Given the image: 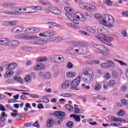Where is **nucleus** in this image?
Returning <instances> with one entry per match:
<instances>
[{
  "mask_svg": "<svg viewBox=\"0 0 128 128\" xmlns=\"http://www.w3.org/2000/svg\"><path fill=\"white\" fill-rule=\"evenodd\" d=\"M64 10L66 12V16L74 24H78V20L80 22H86V18L82 12H77L74 14V10L70 7H66Z\"/></svg>",
  "mask_w": 128,
  "mask_h": 128,
  "instance_id": "obj_1",
  "label": "nucleus"
},
{
  "mask_svg": "<svg viewBox=\"0 0 128 128\" xmlns=\"http://www.w3.org/2000/svg\"><path fill=\"white\" fill-rule=\"evenodd\" d=\"M114 22L116 21L114 16L110 14H104L102 16L100 24L112 28L114 26Z\"/></svg>",
  "mask_w": 128,
  "mask_h": 128,
  "instance_id": "obj_2",
  "label": "nucleus"
},
{
  "mask_svg": "<svg viewBox=\"0 0 128 128\" xmlns=\"http://www.w3.org/2000/svg\"><path fill=\"white\" fill-rule=\"evenodd\" d=\"M55 114L56 116V124L60 126V124L62 122V117L66 116V113L64 112L58 111L55 113Z\"/></svg>",
  "mask_w": 128,
  "mask_h": 128,
  "instance_id": "obj_3",
  "label": "nucleus"
},
{
  "mask_svg": "<svg viewBox=\"0 0 128 128\" xmlns=\"http://www.w3.org/2000/svg\"><path fill=\"white\" fill-rule=\"evenodd\" d=\"M97 30L98 34H102V36L104 38H106V36H108V29H106L104 27H98Z\"/></svg>",
  "mask_w": 128,
  "mask_h": 128,
  "instance_id": "obj_4",
  "label": "nucleus"
},
{
  "mask_svg": "<svg viewBox=\"0 0 128 128\" xmlns=\"http://www.w3.org/2000/svg\"><path fill=\"white\" fill-rule=\"evenodd\" d=\"M51 59L54 62H62L64 60V58L62 55H52Z\"/></svg>",
  "mask_w": 128,
  "mask_h": 128,
  "instance_id": "obj_5",
  "label": "nucleus"
},
{
  "mask_svg": "<svg viewBox=\"0 0 128 128\" xmlns=\"http://www.w3.org/2000/svg\"><path fill=\"white\" fill-rule=\"evenodd\" d=\"M56 34L54 32L52 31H46L43 33H40L39 36H42L43 38H50V36H54Z\"/></svg>",
  "mask_w": 128,
  "mask_h": 128,
  "instance_id": "obj_6",
  "label": "nucleus"
},
{
  "mask_svg": "<svg viewBox=\"0 0 128 128\" xmlns=\"http://www.w3.org/2000/svg\"><path fill=\"white\" fill-rule=\"evenodd\" d=\"M80 82V76H78L71 82L72 88L73 90H76Z\"/></svg>",
  "mask_w": 128,
  "mask_h": 128,
  "instance_id": "obj_7",
  "label": "nucleus"
},
{
  "mask_svg": "<svg viewBox=\"0 0 128 128\" xmlns=\"http://www.w3.org/2000/svg\"><path fill=\"white\" fill-rule=\"evenodd\" d=\"M42 30L40 28H28L25 30L24 32L26 34H36V32H41Z\"/></svg>",
  "mask_w": 128,
  "mask_h": 128,
  "instance_id": "obj_8",
  "label": "nucleus"
},
{
  "mask_svg": "<svg viewBox=\"0 0 128 128\" xmlns=\"http://www.w3.org/2000/svg\"><path fill=\"white\" fill-rule=\"evenodd\" d=\"M18 22L16 20L5 21L3 22L4 26H16Z\"/></svg>",
  "mask_w": 128,
  "mask_h": 128,
  "instance_id": "obj_9",
  "label": "nucleus"
},
{
  "mask_svg": "<svg viewBox=\"0 0 128 128\" xmlns=\"http://www.w3.org/2000/svg\"><path fill=\"white\" fill-rule=\"evenodd\" d=\"M94 48L98 50H102L103 52H110L108 48L104 45L94 44L93 46Z\"/></svg>",
  "mask_w": 128,
  "mask_h": 128,
  "instance_id": "obj_10",
  "label": "nucleus"
},
{
  "mask_svg": "<svg viewBox=\"0 0 128 128\" xmlns=\"http://www.w3.org/2000/svg\"><path fill=\"white\" fill-rule=\"evenodd\" d=\"M70 84H72V80H66L62 83L61 88L64 89L68 88L70 86Z\"/></svg>",
  "mask_w": 128,
  "mask_h": 128,
  "instance_id": "obj_11",
  "label": "nucleus"
},
{
  "mask_svg": "<svg viewBox=\"0 0 128 128\" xmlns=\"http://www.w3.org/2000/svg\"><path fill=\"white\" fill-rule=\"evenodd\" d=\"M20 38L23 40H34V38H38V37L34 36H28L25 34H20Z\"/></svg>",
  "mask_w": 128,
  "mask_h": 128,
  "instance_id": "obj_12",
  "label": "nucleus"
},
{
  "mask_svg": "<svg viewBox=\"0 0 128 128\" xmlns=\"http://www.w3.org/2000/svg\"><path fill=\"white\" fill-rule=\"evenodd\" d=\"M22 30H24V27L22 26H16L11 30V32L12 34H18L20 32H22Z\"/></svg>",
  "mask_w": 128,
  "mask_h": 128,
  "instance_id": "obj_13",
  "label": "nucleus"
},
{
  "mask_svg": "<svg viewBox=\"0 0 128 128\" xmlns=\"http://www.w3.org/2000/svg\"><path fill=\"white\" fill-rule=\"evenodd\" d=\"M39 75L40 76H42V78H45L46 80H50V78H52V74L49 72H46L44 74L43 71H40Z\"/></svg>",
  "mask_w": 128,
  "mask_h": 128,
  "instance_id": "obj_14",
  "label": "nucleus"
},
{
  "mask_svg": "<svg viewBox=\"0 0 128 128\" xmlns=\"http://www.w3.org/2000/svg\"><path fill=\"white\" fill-rule=\"evenodd\" d=\"M82 78L83 82L86 84H90L92 80V75H86L82 77Z\"/></svg>",
  "mask_w": 128,
  "mask_h": 128,
  "instance_id": "obj_15",
  "label": "nucleus"
},
{
  "mask_svg": "<svg viewBox=\"0 0 128 128\" xmlns=\"http://www.w3.org/2000/svg\"><path fill=\"white\" fill-rule=\"evenodd\" d=\"M10 42V39L8 38H2L0 39V46H8Z\"/></svg>",
  "mask_w": 128,
  "mask_h": 128,
  "instance_id": "obj_16",
  "label": "nucleus"
},
{
  "mask_svg": "<svg viewBox=\"0 0 128 128\" xmlns=\"http://www.w3.org/2000/svg\"><path fill=\"white\" fill-rule=\"evenodd\" d=\"M25 14H34V7L24 6L23 8Z\"/></svg>",
  "mask_w": 128,
  "mask_h": 128,
  "instance_id": "obj_17",
  "label": "nucleus"
},
{
  "mask_svg": "<svg viewBox=\"0 0 128 128\" xmlns=\"http://www.w3.org/2000/svg\"><path fill=\"white\" fill-rule=\"evenodd\" d=\"M84 76H92L93 74L92 70L90 68H86L82 70Z\"/></svg>",
  "mask_w": 128,
  "mask_h": 128,
  "instance_id": "obj_18",
  "label": "nucleus"
},
{
  "mask_svg": "<svg viewBox=\"0 0 128 128\" xmlns=\"http://www.w3.org/2000/svg\"><path fill=\"white\" fill-rule=\"evenodd\" d=\"M96 38L98 40H101V42H104V44H108V46H111L112 45V43H110V41L104 38H102V37H100L98 36H96Z\"/></svg>",
  "mask_w": 128,
  "mask_h": 128,
  "instance_id": "obj_19",
  "label": "nucleus"
},
{
  "mask_svg": "<svg viewBox=\"0 0 128 128\" xmlns=\"http://www.w3.org/2000/svg\"><path fill=\"white\" fill-rule=\"evenodd\" d=\"M87 10H90V12H96L98 10L96 6L94 4H90L88 6Z\"/></svg>",
  "mask_w": 128,
  "mask_h": 128,
  "instance_id": "obj_20",
  "label": "nucleus"
},
{
  "mask_svg": "<svg viewBox=\"0 0 128 128\" xmlns=\"http://www.w3.org/2000/svg\"><path fill=\"white\" fill-rule=\"evenodd\" d=\"M20 44V42L16 40H9L8 46H12L13 48H16L17 46Z\"/></svg>",
  "mask_w": 128,
  "mask_h": 128,
  "instance_id": "obj_21",
  "label": "nucleus"
},
{
  "mask_svg": "<svg viewBox=\"0 0 128 128\" xmlns=\"http://www.w3.org/2000/svg\"><path fill=\"white\" fill-rule=\"evenodd\" d=\"M14 76V70H7L6 74L4 75V78L6 80L8 78H11Z\"/></svg>",
  "mask_w": 128,
  "mask_h": 128,
  "instance_id": "obj_22",
  "label": "nucleus"
},
{
  "mask_svg": "<svg viewBox=\"0 0 128 128\" xmlns=\"http://www.w3.org/2000/svg\"><path fill=\"white\" fill-rule=\"evenodd\" d=\"M16 68V64L15 62L10 64L8 65V67L6 68V70H12Z\"/></svg>",
  "mask_w": 128,
  "mask_h": 128,
  "instance_id": "obj_23",
  "label": "nucleus"
},
{
  "mask_svg": "<svg viewBox=\"0 0 128 128\" xmlns=\"http://www.w3.org/2000/svg\"><path fill=\"white\" fill-rule=\"evenodd\" d=\"M51 12L54 14H60V10L58 8L51 6Z\"/></svg>",
  "mask_w": 128,
  "mask_h": 128,
  "instance_id": "obj_24",
  "label": "nucleus"
},
{
  "mask_svg": "<svg viewBox=\"0 0 128 128\" xmlns=\"http://www.w3.org/2000/svg\"><path fill=\"white\" fill-rule=\"evenodd\" d=\"M46 66L44 64H37L34 68V70H44Z\"/></svg>",
  "mask_w": 128,
  "mask_h": 128,
  "instance_id": "obj_25",
  "label": "nucleus"
},
{
  "mask_svg": "<svg viewBox=\"0 0 128 128\" xmlns=\"http://www.w3.org/2000/svg\"><path fill=\"white\" fill-rule=\"evenodd\" d=\"M76 74L72 72H68L66 74V76L68 78H76Z\"/></svg>",
  "mask_w": 128,
  "mask_h": 128,
  "instance_id": "obj_26",
  "label": "nucleus"
},
{
  "mask_svg": "<svg viewBox=\"0 0 128 128\" xmlns=\"http://www.w3.org/2000/svg\"><path fill=\"white\" fill-rule=\"evenodd\" d=\"M13 78L15 82H18L19 84H24V80L18 76H14Z\"/></svg>",
  "mask_w": 128,
  "mask_h": 128,
  "instance_id": "obj_27",
  "label": "nucleus"
},
{
  "mask_svg": "<svg viewBox=\"0 0 128 128\" xmlns=\"http://www.w3.org/2000/svg\"><path fill=\"white\" fill-rule=\"evenodd\" d=\"M107 66L108 68H114V66H116V64H114V62L110 60H108Z\"/></svg>",
  "mask_w": 128,
  "mask_h": 128,
  "instance_id": "obj_28",
  "label": "nucleus"
},
{
  "mask_svg": "<svg viewBox=\"0 0 128 128\" xmlns=\"http://www.w3.org/2000/svg\"><path fill=\"white\" fill-rule=\"evenodd\" d=\"M84 30H86V32H92V34L96 32V30L90 26H84Z\"/></svg>",
  "mask_w": 128,
  "mask_h": 128,
  "instance_id": "obj_29",
  "label": "nucleus"
},
{
  "mask_svg": "<svg viewBox=\"0 0 128 128\" xmlns=\"http://www.w3.org/2000/svg\"><path fill=\"white\" fill-rule=\"evenodd\" d=\"M24 80L26 84H28L32 82V77L30 75H26L24 78Z\"/></svg>",
  "mask_w": 128,
  "mask_h": 128,
  "instance_id": "obj_30",
  "label": "nucleus"
},
{
  "mask_svg": "<svg viewBox=\"0 0 128 128\" xmlns=\"http://www.w3.org/2000/svg\"><path fill=\"white\" fill-rule=\"evenodd\" d=\"M102 88V85L100 84V83L97 82L95 84L94 86V90L98 91L100 90Z\"/></svg>",
  "mask_w": 128,
  "mask_h": 128,
  "instance_id": "obj_31",
  "label": "nucleus"
},
{
  "mask_svg": "<svg viewBox=\"0 0 128 128\" xmlns=\"http://www.w3.org/2000/svg\"><path fill=\"white\" fill-rule=\"evenodd\" d=\"M114 60V62H118L121 66H128V64H126V62H124L122 60H120L118 59H115Z\"/></svg>",
  "mask_w": 128,
  "mask_h": 128,
  "instance_id": "obj_32",
  "label": "nucleus"
},
{
  "mask_svg": "<svg viewBox=\"0 0 128 128\" xmlns=\"http://www.w3.org/2000/svg\"><path fill=\"white\" fill-rule=\"evenodd\" d=\"M54 124V121L52 120H49L47 121L46 126L47 128H50Z\"/></svg>",
  "mask_w": 128,
  "mask_h": 128,
  "instance_id": "obj_33",
  "label": "nucleus"
},
{
  "mask_svg": "<svg viewBox=\"0 0 128 128\" xmlns=\"http://www.w3.org/2000/svg\"><path fill=\"white\" fill-rule=\"evenodd\" d=\"M70 117L73 118L76 122H80V116L72 114L70 115Z\"/></svg>",
  "mask_w": 128,
  "mask_h": 128,
  "instance_id": "obj_34",
  "label": "nucleus"
},
{
  "mask_svg": "<svg viewBox=\"0 0 128 128\" xmlns=\"http://www.w3.org/2000/svg\"><path fill=\"white\" fill-rule=\"evenodd\" d=\"M16 3H10L8 4V8H10L11 10H16V8H18V6H15Z\"/></svg>",
  "mask_w": 128,
  "mask_h": 128,
  "instance_id": "obj_35",
  "label": "nucleus"
},
{
  "mask_svg": "<svg viewBox=\"0 0 128 128\" xmlns=\"http://www.w3.org/2000/svg\"><path fill=\"white\" fill-rule=\"evenodd\" d=\"M75 54H82V52H84V50H82L80 48L79 49H74L73 50Z\"/></svg>",
  "mask_w": 128,
  "mask_h": 128,
  "instance_id": "obj_36",
  "label": "nucleus"
},
{
  "mask_svg": "<svg viewBox=\"0 0 128 128\" xmlns=\"http://www.w3.org/2000/svg\"><path fill=\"white\" fill-rule=\"evenodd\" d=\"M65 108L69 112H72L74 110V107L68 104L65 105Z\"/></svg>",
  "mask_w": 128,
  "mask_h": 128,
  "instance_id": "obj_37",
  "label": "nucleus"
},
{
  "mask_svg": "<svg viewBox=\"0 0 128 128\" xmlns=\"http://www.w3.org/2000/svg\"><path fill=\"white\" fill-rule=\"evenodd\" d=\"M60 96H64V98H71L72 96V95L68 93H63L60 94Z\"/></svg>",
  "mask_w": 128,
  "mask_h": 128,
  "instance_id": "obj_38",
  "label": "nucleus"
},
{
  "mask_svg": "<svg viewBox=\"0 0 128 128\" xmlns=\"http://www.w3.org/2000/svg\"><path fill=\"white\" fill-rule=\"evenodd\" d=\"M33 8L34 9V14L36 12V10H42V8L40 6H34Z\"/></svg>",
  "mask_w": 128,
  "mask_h": 128,
  "instance_id": "obj_39",
  "label": "nucleus"
},
{
  "mask_svg": "<svg viewBox=\"0 0 128 128\" xmlns=\"http://www.w3.org/2000/svg\"><path fill=\"white\" fill-rule=\"evenodd\" d=\"M47 24H52L53 26H55V28H60V26L52 22H49L46 23Z\"/></svg>",
  "mask_w": 128,
  "mask_h": 128,
  "instance_id": "obj_40",
  "label": "nucleus"
},
{
  "mask_svg": "<svg viewBox=\"0 0 128 128\" xmlns=\"http://www.w3.org/2000/svg\"><path fill=\"white\" fill-rule=\"evenodd\" d=\"M46 60H48V58H46V57H40V58H38L37 59V62H46Z\"/></svg>",
  "mask_w": 128,
  "mask_h": 128,
  "instance_id": "obj_41",
  "label": "nucleus"
},
{
  "mask_svg": "<svg viewBox=\"0 0 128 128\" xmlns=\"http://www.w3.org/2000/svg\"><path fill=\"white\" fill-rule=\"evenodd\" d=\"M74 112L75 114H80V109H78V105L74 104Z\"/></svg>",
  "mask_w": 128,
  "mask_h": 128,
  "instance_id": "obj_42",
  "label": "nucleus"
},
{
  "mask_svg": "<svg viewBox=\"0 0 128 128\" xmlns=\"http://www.w3.org/2000/svg\"><path fill=\"white\" fill-rule=\"evenodd\" d=\"M114 84H116V81L111 80L108 83V86H114Z\"/></svg>",
  "mask_w": 128,
  "mask_h": 128,
  "instance_id": "obj_43",
  "label": "nucleus"
},
{
  "mask_svg": "<svg viewBox=\"0 0 128 128\" xmlns=\"http://www.w3.org/2000/svg\"><path fill=\"white\" fill-rule=\"evenodd\" d=\"M100 68H108V62H104L101 64H100Z\"/></svg>",
  "mask_w": 128,
  "mask_h": 128,
  "instance_id": "obj_44",
  "label": "nucleus"
},
{
  "mask_svg": "<svg viewBox=\"0 0 128 128\" xmlns=\"http://www.w3.org/2000/svg\"><path fill=\"white\" fill-rule=\"evenodd\" d=\"M79 32H80V34H84V36H90V34L82 30H80Z\"/></svg>",
  "mask_w": 128,
  "mask_h": 128,
  "instance_id": "obj_45",
  "label": "nucleus"
},
{
  "mask_svg": "<svg viewBox=\"0 0 128 128\" xmlns=\"http://www.w3.org/2000/svg\"><path fill=\"white\" fill-rule=\"evenodd\" d=\"M6 84H14V81L12 79H8L6 80Z\"/></svg>",
  "mask_w": 128,
  "mask_h": 128,
  "instance_id": "obj_46",
  "label": "nucleus"
},
{
  "mask_svg": "<svg viewBox=\"0 0 128 128\" xmlns=\"http://www.w3.org/2000/svg\"><path fill=\"white\" fill-rule=\"evenodd\" d=\"M111 120H112L113 122H122L120 120V118H118L116 116H113L111 118Z\"/></svg>",
  "mask_w": 128,
  "mask_h": 128,
  "instance_id": "obj_47",
  "label": "nucleus"
},
{
  "mask_svg": "<svg viewBox=\"0 0 128 128\" xmlns=\"http://www.w3.org/2000/svg\"><path fill=\"white\" fill-rule=\"evenodd\" d=\"M80 8H83V10H88V6H85L84 4H80Z\"/></svg>",
  "mask_w": 128,
  "mask_h": 128,
  "instance_id": "obj_48",
  "label": "nucleus"
},
{
  "mask_svg": "<svg viewBox=\"0 0 128 128\" xmlns=\"http://www.w3.org/2000/svg\"><path fill=\"white\" fill-rule=\"evenodd\" d=\"M126 114V112H124V110H120L118 114V115L119 116H122L124 114Z\"/></svg>",
  "mask_w": 128,
  "mask_h": 128,
  "instance_id": "obj_49",
  "label": "nucleus"
},
{
  "mask_svg": "<svg viewBox=\"0 0 128 128\" xmlns=\"http://www.w3.org/2000/svg\"><path fill=\"white\" fill-rule=\"evenodd\" d=\"M66 68L70 69L72 68H74V65L72 64V62H68V63L66 64Z\"/></svg>",
  "mask_w": 128,
  "mask_h": 128,
  "instance_id": "obj_50",
  "label": "nucleus"
},
{
  "mask_svg": "<svg viewBox=\"0 0 128 128\" xmlns=\"http://www.w3.org/2000/svg\"><path fill=\"white\" fill-rule=\"evenodd\" d=\"M96 98L100 100H106V98L103 97L102 96H98Z\"/></svg>",
  "mask_w": 128,
  "mask_h": 128,
  "instance_id": "obj_51",
  "label": "nucleus"
},
{
  "mask_svg": "<svg viewBox=\"0 0 128 128\" xmlns=\"http://www.w3.org/2000/svg\"><path fill=\"white\" fill-rule=\"evenodd\" d=\"M110 126L118 127V126H122V124H120L110 123Z\"/></svg>",
  "mask_w": 128,
  "mask_h": 128,
  "instance_id": "obj_52",
  "label": "nucleus"
},
{
  "mask_svg": "<svg viewBox=\"0 0 128 128\" xmlns=\"http://www.w3.org/2000/svg\"><path fill=\"white\" fill-rule=\"evenodd\" d=\"M66 126L68 128H72L74 126V124L72 122H70L66 124Z\"/></svg>",
  "mask_w": 128,
  "mask_h": 128,
  "instance_id": "obj_53",
  "label": "nucleus"
},
{
  "mask_svg": "<svg viewBox=\"0 0 128 128\" xmlns=\"http://www.w3.org/2000/svg\"><path fill=\"white\" fill-rule=\"evenodd\" d=\"M82 88H84L85 90H90V86H86V84H82Z\"/></svg>",
  "mask_w": 128,
  "mask_h": 128,
  "instance_id": "obj_54",
  "label": "nucleus"
},
{
  "mask_svg": "<svg viewBox=\"0 0 128 128\" xmlns=\"http://www.w3.org/2000/svg\"><path fill=\"white\" fill-rule=\"evenodd\" d=\"M53 40H56L57 42H60V40H62V38L59 36L57 38H52Z\"/></svg>",
  "mask_w": 128,
  "mask_h": 128,
  "instance_id": "obj_55",
  "label": "nucleus"
},
{
  "mask_svg": "<svg viewBox=\"0 0 128 128\" xmlns=\"http://www.w3.org/2000/svg\"><path fill=\"white\" fill-rule=\"evenodd\" d=\"M122 92H126L128 90V86H122L121 87Z\"/></svg>",
  "mask_w": 128,
  "mask_h": 128,
  "instance_id": "obj_56",
  "label": "nucleus"
},
{
  "mask_svg": "<svg viewBox=\"0 0 128 128\" xmlns=\"http://www.w3.org/2000/svg\"><path fill=\"white\" fill-rule=\"evenodd\" d=\"M4 14H13L14 11L6 10L4 11Z\"/></svg>",
  "mask_w": 128,
  "mask_h": 128,
  "instance_id": "obj_57",
  "label": "nucleus"
},
{
  "mask_svg": "<svg viewBox=\"0 0 128 128\" xmlns=\"http://www.w3.org/2000/svg\"><path fill=\"white\" fill-rule=\"evenodd\" d=\"M45 12L47 14H50V12H52V6L48 7L47 8L45 9Z\"/></svg>",
  "mask_w": 128,
  "mask_h": 128,
  "instance_id": "obj_58",
  "label": "nucleus"
},
{
  "mask_svg": "<svg viewBox=\"0 0 128 128\" xmlns=\"http://www.w3.org/2000/svg\"><path fill=\"white\" fill-rule=\"evenodd\" d=\"M34 128H40V124H38V121H36L34 124H32Z\"/></svg>",
  "mask_w": 128,
  "mask_h": 128,
  "instance_id": "obj_59",
  "label": "nucleus"
},
{
  "mask_svg": "<svg viewBox=\"0 0 128 128\" xmlns=\"http://www.w3.org/2000/svg\"><path fill=\"white\" fill-rule=\"evenodd\" d=\"M122 35L123 36H124L125 38H128V32H126V30H123L122 31Z\"/></svg>",
  "mask_w": 128,
  "mask_h": 128,
  "instance_id": "obj_60",
  "label": "nucleus"
},
{
  "mask_svg": "<svg viewBox=\"0 0 128 128\" xmlns=\"http://www.w3.org/2000/svg\"><path fill=\"white\" fill-rule=\"evenodd\" d=\"M0 110L1 112H6V108L2 104H0Z\"/></svg>",
  "mask_w": 128,
  "mask_h": 128,
  "instance_id": "obj_61",
  "label": "nucleus"
},
{
  "mask_svg": "<svg viewBox=\"0 0 128 128\" xmlns=\"http://www.w3.org/2000/svg\"><path fill=\"white\" fill-rule=\"evenodd\" d=\"M22 50H25L26 52H27V50H30V47L27 46H22Z\"/></svg>",
  "mask_w": 128,
  "mask_h": 128,
  "instance_id": "obj_62",
  "label": "nucleus"
},
{
  "mask_svg": "<svg viewBox=\"0 0 128 128\" xmlns=\"http://www.w3.org/2000/svg\"><path fill=\"white\" fill-rule=\"evenodd\" d=\"M104 77L106 78V80H108L110 78V74L108 72H107L106 74L104 75Z\"/></svg>",
  "mask_w": 128,
  "mask_h": 128,
  "instance_id": "obj_63",
  "label": "nucleus"
},
{
  "mask_svg": "<svg viewBox=\"0 0 128 128\" xmlns=\"http://www.w3.org/2000/svg\"><path fill=\"white\" fill-rule=\"evenodd\" d=\"M42 98L44 102L48 103L50 102V100H48V98H46V97L43 96Z\"/></svg>",
  "mask_w": 128,
  "mask_h": 128,
  "instance_id": "obj_64",
  "label": "nucleus"
}]
</instances>
